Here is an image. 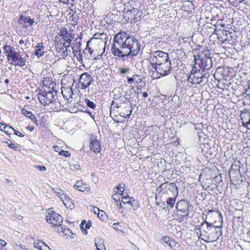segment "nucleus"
Here are the masks:
<instances>
[{"mask_svg": "<svg viewBox=\"0 0 250 250\" xmlns=\"http://www.w3.org/2000/svg\"><path fill=\"white\" fill-rule=\"evenodd\" d=\"M140 47V42L137 39L133 36L127 35L120 49L115 43H113L111 47V52L116 57V59L125 61L128 58L133 59L138 54Z\"/></svg>", "mask_w": 250, "mask_h": 250, "instance_id": "nucleus-1", "label": "nucleus"}, {"mask_svg": "<svg viewBox=\"0 0 250 250\" xmlns=\"http://www.w3.org/2000/svg\"><path fill=\"white\" fill-rule=\"evenodd\" d=\"M222 224L220 226H215L212 223L204 221L199 226L200 236L207 239V240L204 239L206 241H216L222 234Z\"/></svg>", "mask_w": 250, "mask_h": 250, "instance_id": "nucleus-2", "label": "nucleus"}, {"mask_svg": "<svg viewBox=\"0 0 250 250\" xmlns=\"http://www.w3.org/2000/svg\"><path fill=\"white\" fill-rule=\"evenodd\" d=\"M157 190L161 194L163 198L169 197H177L178 194V188L175 183L166 182L162 184Z\"/></svg>", "mask_w": 250, "mask_h": 250, "instance_id": "nucleus-3", "label": "nucleus"}, {"mask_svg": "<svg viewBox=\"0 0 250 250\" xmlns=\"http://www.w3.org/2000/svg\"><path fill=\"white\" fill-rule=\"evenodd\" d=\"M131 88H127L126 86H123L119 87L118 89H114L113 93L115 94L117 91H119V90L121 89L124 92L123 97L127 100L130 104V108L132 107V106H135L137 102V99L138 96L136 97V92L134 89V87L131 86Z\"/></svg>", "mask_w": 250, "mask_h": 250, "instance_id": "nucleus-4", "label": "nucleus"}, {"mask_svg": "<svg viewBox=\"0 0 250 250\" xmlns=\"http://www.w3.org/2000/svg\"><path fill=\"white\" fill-rule=\"evenodd\" d=\"M57 92L53 88L48 91H42L38 94V99L43 105H48L56 102L55 97L57 96Z\"/></svg>", "mask_w": 250, "mask_h": 250, "instance_id": "nucleus-5", "label": "nucleus"}, {"mask_svg": "<svg viewBox=\"0 0 250 250\" xmlns=\"http://www.w3.org/2000/svg\"><path fill=\"white\" fill-rule=\"evenodd\" d=\"M197 64H194L193 71L192 72L193 84H201L205 85L208 82V78L210 76V73L208 71L202 72L201 69H198Z\"/></svg>", "mask_w": 250, "mask_h": 250, "instance_id": "nucleus-6", "label": "nucleus"}, {"mask_svg": "<svg viewBox=\"0 0 250 250\" xmlns=\"http://www.w3.org/2000/svg\"><path fill=\"white\" fill-rule=\"evenodd\" d=\"M150 61L152 66L159 65L169 61L168 54L162 51L158 50L151 53Z\"/></svg>", "mask_w": 250, "mask_h": 250, "instance_id": "nucleus-7", "label": "nucleus"}, {"mask_svg": "<svg viewBox=\"0 0 250 250\" xmlns=\"http://www.w3.org/2000/svg\"><path fill=\"white\" fill-rule=\"evenodd\" d=\"M45 218L46 222L53 226H60L63 220L62 217L59 214L50 208L46 211Z\"/></svg>", "mask_w": 250, "mask_h": 250, "instance_id": "nucleus-8", "label": "nucleus"}, {"mask_svg": "<svg viewBox=\"0 0 250 250\" xmlns=\"http://www.w3.org/2000/svg\"><path fill=\"white\" fill-rule=\"evenodd\" d=\"M171 62L169 61L155 66H152V68H154L157 72L160 74V76L163 77L170 73L171 71Z\"/></svg>", "mask_w": 250, "mask_h": 250, "instance_id": "nucleus-9", "label": "nucleus"}, {"mask_svg": "<svg viewBox=\"0 0 250 250\" xmlns=\"http://www.w3.org/2000/svg\"><path fill=\"white\" fill-rule=\"evenodd\" d=\"M178 214L183 217H188L189 214V204L185 200H180L176 204Z\"/></svg>", "mask_w": 250, "mask_h": 250, "instance_id": "nucleus-10", "label": "nucleus"}, {"mask_svg": "<svg viewBox=\"0 0 250 250\" xmlns=\"http://www.w3.org/2000/svg\"><path fill=\"white\" fill-rule=\"evenodd\" d=\"M197 64L202 72L208 71L210 73L212 66V61L211 58L198 59Z\"/></svg>", "mask_w": 250, "mask_h": 250, "instance_id": "nucleus-11", "label": "nucleus"}, {"mask_svg": "<svg viewBox=\"0 0 250 250\" xmlns=\"http://www.w3.org/2000/svg\"><path fill=\"white\" fill-rule=\"evenodd\" d=\"M93 81V78L88 73H83L80 78V83L82 84V89H85Z\"/></svg>", "mask_w": 250, "mask_h": 250, "instance_id": "nucleus-12", "label": "nucleus"}, {"mask_svg": "<svg viewBox=\"0 0 250 250\" xmlns=\"http://www.w3.org/2000/svg\"><path fill=\"white\" fill-rule=\"evenodd\" d=\"M207 59V58H211L210 57V53L208 49L206 48H200L199 49V52L198 55H194V62L195 64H197L198 63V59Z\"/></svg>", "mask_w": 250, "mask_h": 250, "instance_id": "nucleus-13", "label": "nucleus"}, {"mask_svg": "<svg viewBox=\"0 0 250 250\" xmlns=\"http://www.w3.org/2000/svg\"><path fill=\"white\" fill-rule=\"evenodd\" d=\"M8 60L11 61L12 62L11 63L13 64L14 65L22 67L25 65V58H22L18 52L13 55Z\"/></svg>", "mask_w": 250, "mask_h": 250, "instance_id": "nucleus-14", "label": "nucleus"}, {"mask_svg": "<svg viewBox=\"0 0 250 250\" xmlns=\"http://www.w3.org/2000/svg\"><path fill=\"white\" fill-rule=\"evenodd\" d=\"M59 35L62 36V39L65 42L64 43L68 44V46H70L71 42L74 39L73 35L69 31H67L65 28L61 29Z\"/></svg>", "mask_w": 250, "mask_h": 250, "instance_id": "nucleus-15", "label": "nucleus"}, {"mask_svg": "<svg viewBox=\"0 0 250 250\" xmlns=\"http://www.w3.org/2000/svg\"><path fill=\"white\" fill-rule=\"evenodd\" d=\"M127 37V35L126 32H119L114 37V43H115L117 46L118 45L119 46V48L120 49L123 43H124L125 40Z\"/></svg>", "mask_w": 250, "mask_h": 250, "instance_id": "nucleus-16", "label": "nucleus"}, {"mask_svg": "<svg viewBox=\"0 0 250 250\" xmlns=\"http://www.w3.org/2000/svg\"><path fill=\"white\" fill-rule=\"evenodd\" d=\"M90 150L95 153H98L101 150L100 142L95 138H92L89 144Z\"/></svg>", "mask_w": 250, "mask_h": 250, "instance_id": "nucleus-17", "label": "nucleus"}, {"mask_svg": "<svg viewBox=\"0 0 250 250\" xmlns=\"http://www.w3.org/2000/svg\"><path fill=\"white\" fill-rule=\"evenodd\" d=\"M35 50L33 53L38 58L42 57L45 53V47L43 45L42 42L38 43L35 47Z\"/></svg>", "mask_w": 250, "mask_h": 250, "instance_id": "nucleus-18", "label": "nucleus"}, {"mask_svg": "<svg viewBox=\"0 0 250 250\" xmlns=\"http://www.w3.org/2000/svg\"><path fill=\"white\" fill-rule=\"evenodd\" d=\"M176 197H169L168 198H165V199H166V202H164L163 203V204L164 206V209L167 208L168 210L172 209L175 204Z\"/></svg>", "mask_w": 250, "mask_h": 250, "instance_id": "nucleus-19", "label": "nucleus"}, {"mask_svg": "<svg viewBox=\"0 0 250 250\" xmlns=\"http://www.w3.org/2000/svg\"><path fill=\"white\" fill-rule=\"evenodd\" d=\"M98 40H100L101 43L103 44V43L105 44L106 42L108 40V37L106 34L104 33H96L93 38L91 40V41H96Z\"/></svg>", "mask_w": 250, "mask_h": 250, "instance_id": "nucleus-20", "label": "nucleus"}, {"mask_svg": "<svg viewBox=\"0 0 250 250\" xmlns=\"http://www.w3.org/2000/svg\"><path fill=\"white\" fill-rule=\"evenodd\" d=\"M3 49L8 60L18 52L15 50L13 47L7 44H5L3 46Z\"/></svg>", "mask_w": 250, "mask_h": 250, "instance_id": "nucleus-21", "label": "nucleus"}, {"mask_svg": "<svg viewBox=\"0 0 250 250\" xmlns=\"http://www.w3.org/2000/svg\"><path fill=\"white\" fill-rule=\"evenodd\" d=\"M21 112L24 116L29 118L36 125H38L37 120L35 118V116L34 115V114L32 113V112H31L30 111H27L23 108L21 109Z\"/></svg>", "mask_w": 250, "mask_h": 250, "instance_id": "nucleus-22", "label": "nucleus"}, {"mask_svg": "<svg viewBox=\"0 0 250 250\" xmlns=\"http://www.w3.org/2000/svg\"><path fill=\"white\" fill-rule=\"evenodd\" d=\"M162 240L165 243H166L171 249L177 248L178 244L174 240L171 239L168 236H163Z\"/></svg>", "mask_w": 250, "mask_h": 250, "instance_id": "nucleus-23", "label": "nucleus"}, {"mask_svg": "<svg viewBox=\"0 0 250 250\" xmlns=\"http://www.w3.org/2000/svg\"><path fill=\"white\" fill-rule=\"evenodd\" d=\"M203 150L205 153H206L205 155L208 158L211 159L216 156V150L214 147H209V148H208L207 151L204 149H203Z\"/></svg>", "mask_w": 250, "mask_h": 250, "instance_id": "nucleus-24", "label": "nucleus"}, {"mask_svg": "<svg viewBox=\"0 0 250 250\" xmlns=\"http://www.w3.org/2000/svg\"><path fill=\"white\" fill-rule=\"evenodd\" d=\"M62 49L61 51L59 52V54L61 57H66L68 55L69 52L70 50H68V48L70 46H68V44H66L65 43H63L62 44Z\"/></svg>", "mask_w": 250, "mask_h": 250, "instance_id": "nucleus-25", "label": "nucleus"}, {"mask_svg": "<svg viewBox=\"0 0 250 250\" xmlns=\"http://www.w3.org/2000/svg\"><path fill=\"white\" fill-rule=\"evenodd\" d=\"M95 244L97 250H102L103 248L104 247V241L100 237H96L95 239Z\"/></svg>", "mask_w": 250, "mask_h": 250, "instance_id": "nucleus-26", "label": "nucleus"}, {"mask_svg": "<svg viewBox=\"0 0 250 250\" xmlns=\"http://www.w3.org/2000/svg\"><path fill=\"white\" fill-rule=\"evenodd\" d=\"M123 203L124 204H130L133 210H136L139 208L137 202L132 197L129 198V200H128V201H123Z\"/></svg>", "mask_w": 250, "mask_h": 250, "instance_id": "nucleus-27", "label": "nucleus"}, {"mask_svg": "<svg viewBox=\"0 0 250 250\" xmlns=\"http://www.w3.org/2000/svg\"><path fill=\"white\" fill-rule=\"evenodd\" d=\"M20 20L22 21L25 23H27L29 26H31L34 23L33 19H31L28 17L21 15L20 17Z\"/></svg>", "mask_w": 250, "mask_h": 250, "instance_id": "nucleus-28", "label": "nucleus"}, {"mask_svg": "<svg viewBox=\"0 0 250 250\" xmlns=\"http://www.w3.org/2000/svg\"><path fill=\"white\" fill-rule=\"evenodd\" d=\"M34 245L35 248L40 250H43L44 247L47 246L41 240H38L37 242H34Z\"/></svg>", "mask_w": 250, "mask_h": 250, "instance_id": "nucleus-29", "label": "nucleus"}, {"mask_svg": "<svg viewBox=\"0 0 250 250\" xmlns=\"http://www.w3.org/2000/svg\"><path fill=\"white\" fill-rule=\"evenodd\" d=\"M78 188H77V189L83 192H84V191L88 192L89 191L90 189L89 186L84 183L82 186H80V187Z\"/></svg>", "mask_w": 250, "mask_h": 250, "instance_id": "nucleus-30", "label": "nucleus"}, {"mask_svg": "<svg viewBox=\"0 0 250 250\" xmlns=\"http://www.w3.org/2000/svg\"><path fill=\"white\" fill-rule=\"evenodd\" d=\"M84 102L86 105L90 108L93 109L96 107V104L93 101H90L88 99H85Z\"/></svg>", "mask_w": 250, "mask_h": 250, "instance_id": "nucleus-31", "label": "nucleus"}, {"mask_svg": "<svg viewBox=\"0 0 250 250\" xmlns=\"http://www.w3.org/2000/svg\"><path fill=\"white\" fill-rule=\"evenodd\" d=\"M3 129L4 132L8 135H10L11 133V132L13 131L14 130V128H13L12 127L7 125L4 126Z\"/></svg>", "mask_w": 250, "mask_h": 250, "instance_id": "nucleus-32", "label": "nucleus"}, {"mask_svg": "<svg viewBox=\"0 0 250 250\" xmlns=\"http://www.w3.org/2000/svg\"><path fill=\"white\" fill-rule=\"evenodd\" d=\"M96 209L98 211L97 215L98 217L101 219L104 220L105 217V213L103 210H100L98 208H96Z\"/></svg>", "mask_w": 250, "mask_h": 250, "instance_id": "nucleus-33", "label": "nucleus"}, {"mask_svg": "<svg viewBox=\"0 0 250 250\" xmlns=\"http://www.w3.org/2000/svg\"><path fill=\"white\" fill-rule=\"evenodd\" d=\"M248 121H244L241 117V118L243 120L242 125L246 127L248 129H250V114L248 115Z\"/></svg>", "mask_w": 250, "mask_h": 250, "instance_id": "nucleus-34", "label": "nucleus"}, {"mask_svg": "<svg viewBox=\"0 0 250 250\" xmlns=\"http://www.w3.org/2000/svg\"><path fill=\"white\" fill-rule=\"evenodd\" d=\"M61 231H62L64 234H65L66 235L70 236V233L71 234V237L74 238L73 235H75V234L73 233L72 232L71 230L70 229H63L62 227H61Z\"/></svg>", "mask_w": 250, "mask_h": 250, "instance_id": "nucleus-35", "label": "nucleus"}, {"mask_svg": "<svg viewBox=\"0 0 250 250\" xmlns=\"http://www.w3.org/2000/svg\"><path fill=\"white\" fill-rule=\"evenodd\" d=\"M59 155L63 157H69L70 156V153L68 151L60 150L59 152Z\"/></svg>", "mask_w": 250, "mask_h": 250, "instance_id": "nucleus-36", "label": "nucleus"}, {"mask_svg": "<svg viewBox=\"0 0 250 250\" xmlns=\"http://www.w3.org/2000/svg\"><path fill=\"white\" fill-rule=\"evenodd\" d=\"M132 112V110L127 109L126 110V113H124L123 112H121L120 114L122 116L125 117V118H129L130 116V115L131 114Z\"/></svg>", "mask_w": 250, "mask_h": 250, "instance_id": "nucleus-37", "label": "nucleus"}, {"mask_svg": "<svg viewBox=\"0 0 250 250\" xmlns=\"http://www.w3.org/2000/svg\"><path fill=\"white\" fill-rule=\"evenodd\" d=\"M91 41H89L87 42V44H86V48L85 49V51H88V53H89L91 55L92 54L93 52V50L90 48V47H89L88 48V46H89V44L90 43V42H91Z\"/></svg>", "mask_w": 250, "mask_h": 250, "instance_id": "nucleus-38", "label": "nucleus"}, {"mask_svg": "<svg viewBox=\"0 0 250 250\" xmlns=\"http://www.w3.org/2000/svg\"><path fill=\"white\" fill-rule=\"evenodd\" d=\"M62 44H62V43H58L56 45V48L58 53H59V52L61 51L62 49Z\"/></svg>", "mask_w": 250, "mask_h": 250, "instance_id": "nucleus-39", "label": "nucleus"}, {"mask_svg": "<svg viewBox=\"0 0 250 250\" xmlns=\"http://www.w3.org/2000/svg\"><path fill=\"white\" fill-rule=\"evenodd\" d=\"M60 198L61 200L63 202V203L65 205V201L67 200V198H69V197L66 195L63 192V195H62L60 197Z\"/></svg>", "mask_w": 250, "mask_h": 250, "instance_id": "nucleus-40", "label": "nucleus"}, {"mask_svg": "<svg viewBox=\"0 0 250 250\" xmlns=\"http://www.w3.org/2000/svg\"><path fill=\"white\" fill-rule=\"evenodd\" d=\"M84 183L82 181H78L76 182L74 188L77 189V188H79L78 187H80V186H82Z\"/></svg>", "mask_w": 250, "mask_h": 250, "instance_id": "nucleus-41", "label": "nucleus"}, {"mask_svg": "<svg viewBox=\"0 0 250 250\" xmlns=\"http://www.w3.org/2000/svg\"><path fill=\"white\" fill-rule=\"evenodd\" d=\"M128 68H121L120 69V73L121 74H125L129 72Z\"/></svg>", "mask_w": 250, "mask_h": 250, "instance_id": "nucleus-42", "label": "nucleus"}, {"mask_svg": "<svg viewBox=\"0 0 250 250\" xmlns=\"http://www.w3.org/2000/svg\"><path fill=\"white\" fill-rule=\"evenodd\" d=\"M193 71V69H192L190 71V75L188 76V81L190 83H192V79H193V75H192V72Z\"/></svg>", "mask_w": 250, "mask_h": 250, "instance_id": "nucleus-43", "label": "nucleus"}, {"mask_svg": "<svg viewBox=\"0 0 250 250\" xmlns=\"http://www.w3.org/2000/svg\"><path fill=\"white\" fill-rule=\"evenodd\" d=\"M36 167L38 169H39L42 171H44L46 170V168L43 166H36Z\"/></svg>", "mask_w": 250, "mask_h": 250, "instance_id": "nucleus-44", "label": "nucleus"}, {"mask_svg": "<svg viewBox=\"0 0 250 250\" xmlns=\"http://www.w3.org/2000/svg\"><path fill=\"white\" fill-rule=\"evenodd\" d=\"M13 131L14 132V134L18 136H19L21 137H23L24 136L23 134H22L19 131L15 130V129Z\"/></svg>", "mask_w": 250, "mask_h": 250, "instance_id": "nucleus-45", "label": "nucleus"}, {"mask_svg": "<svg viewBox=\"0 0 250 250\" xmlns=\"http://www.w3.org/2000/svg\"><path fill=\"white\" fill-rule=\"evenodd\" d=\"M5 143L8 144V146L10 147V148H13L15 150H16V148H17V146H16L15 145V144H14L13 143H12V142H10V144H9L7 142H5Z\"/></svg>", "mask_w": 250, "mask_h": 250, "instance_id": "nucleus-46", "label": "nucleus"}, {"mask_svg": "<svg viewBox=\"0 0 250 250\" xmlns=\"http://www.w3.org/2000/svg\"><path fill=\"white\" fill-rule=\"evenodd\" d=\"M86 113H87L88 115H90V116L92 118L94 119L95 117V114H93L90 110L88 109H86L85 111Z\"/></svg>", "mask_w": 250, "mask_h": 250, "instance_id": "nucleus-47", "label": "nucleus"}, {"mask_svg": "<svg viewBox=\"0 0 250 250\" xmlns=\"http://www.w3.org/2000/svg\"><path fill=\"white\" fill-rule=\"evenodd\" d=\"M91 222L90 221H88L87 223L85 224V228L87 229H89L91 227Z\"/></svg>", "mask_w": 250, "mask_h": 250, "instance_id": "nucleus-48", "label": "nucleus"}, {"mask_svg": "<svg viewBox=\"0 0 250 250\" xmlns=\"http://www.w3.org/2000/svg\"><path fill=\"white\" fill-rule=\"evenodd\" d=\"M129 198H130V197H128V196H124L123 197H122V202L123 201H128V200H129Z\"/></svg>", "mask_w": 250, "mask_h": 250, "instance_id": "nucleus-49", "label": "nucleus"}, {"mask_svg": "<svg viewBox=\"0 0 250 250\" xmlns=\"http://www.w3.org/2000/svg\"><path fill=\"white\" fill-rule=\"evenodd\" d=\"M6 242L3 240L0 239V245L1 246H5L6 245Z\"/></svg>", "mask_w": 250, "mask_h": 250, "instance_id": "nucleus-50", "label": "nucleus"}, {"mask_svg": "<svg viewBox=\"0 0 250 250\" xmlns=\"http://www.w3.org/2000/svg\"><path fill=\"white\" fill-rule=\"evenodd\" d=\"M63 191L61 190H59V191H56V194L57 195V196L60 198V197L62 195H63Z\"/></svg>", "mask_w": 250, "mask_h": 250, "instance_id": "nucleus-51", "label": "nucleus"}, {"mask_svg": "<svg viewBox=\"0 0 250 250\" xmlns=\"http://www.w3.org/2000/svg\"><path fill=\"white\" fill-rule=\"evenodd\" d=\"M117 207L119 209H121V212L123 211L124 208L122 207V204L121 203L117 205Z\"/></svg>", "mask_w": 250, "mask_h": 250, "instance_id": "nucleus-52", "label": "nucleus"}, {"mask_svg": "<svg viewBox=\"0 0 250 250\" xmlns=\"http://www.w3.org/2000/svg\"><path fill=\"white\" fill-rule=\"evenodd\" d=\"M186 3H187L189 8H191V7L193 6L192 3L190 1H186Z\"/></svg>", "mask_w": 250, "mask_h": 250, "instance_id": "nucleus-53", "label": "nucleus"}, {"mask_svg": "<svg viewBox=\"0 0 250 250\" xmlns=\"http://www.w3.org/2000/svg\"><path fill=\"white\" fill-rule=\"evenodd\" d=\"M59 2L62 3L63 4H67L68 3L69 0H58Z\"/></svg>", "mask_w": 250, "mask_h": 250, "instance_id": "nucleus-54", "label": "nucleus"}, {"mask_svg": "<svg viewBox=\"0 0 250 250\" xmlns=\"http://www.w3.org/2000/svg\"><path fill=\"white\" fill-rule=\"evenodd\" d=\"M27 129H28V130L30 131H32L34 130V127L33 126H29L28 125L27 127H26Z\"/></svg>", "mask_w": 250, "mask_h": 250, "instance_id": "nucleus-55", "label": "nucleus"}, {"mask_svg": "<svg viewBox=\"0 0 250 250\" xmlns=\"http://www.w3.org/2000/svg\"><path fill=\"white\" fill-rule=\"evenodd\" d=\"M123 188V187H122V186H121V184H119L118 186H117L116 187V188H117L118 190H120V191H122V192H123V191H124V190H121V188Z\"/></svg>", "mask_w": 250, "mask_h": 250, "instance_id": "nucleus-56", "label": "nucleus"}, {"mask_svg": "<svg viewBox=\"0 0 250 250\" xmlns=\"http://www.w3.org/2000/svg\"><path fill=\"white\" fill-rule=\"evenodd\" d=\"M6 125V124H1L0 123V129L1 131H3V127H4V126Z\"/></svg>", "mask_w": 250, "mask_h": 250, "instance_id": "nucleus-57", "label": "nucleus"}, {"mask_svg": "<svg viewBox=\"0 0 250 250\" xmlns=\"http://www.w3.org/2000/svg\"><path fill=\"white\" fill-rule=\"evenodd\" d=\"M133 81H134V79L133 78H129L127 79V82L128 83H131L133 82Z\"/></svg>", "mask_w": 250, "mask_h": 250, "instance_id": "nucleus-58", "label": "nucleus"}, {"mask_svg": "<svg viewBox=\"0 0 250 250\" xmlns=\"http://www.w3.org/2000/svg\"><path fill=\"white\" fill-rule=\"evenodd\" d=\"M148 93H147V92H144V93H143V97H144V98H146V97H148Z\"/></svg>", "mask_w": 250, "mask_h": 250, "instance_id": "nucleus-59", "label": "nucleus"}, {"mask_svg": "<svg viewBox=\"0 0 250 250\" xmlns=\"http://www.w3.org/2000/svg\"><path fill=\"white\" fill-rule=\"evenodd\" d=\"M52 189L54 190V191L56 193V191H59V190H61V189H59V188H53Z\"/></svg>", "mask_w": 250, "mask_h": 250, "instance_id": "nucleus-60", "label": "nucleus"}, {"mask_svg": "<svg viewBox=\"0 0 250 250\" xmlns=\"http://www.w3.org/2000/svg\"><path fill=\"white\" fill-rule=\"evenodd\" d=\"M57 149H55V151L58 152L59 153L60 150H62L60 148H59L58 146H56Z\"/></svg>", "mask_w": 250, "mask_h": 250, "instance_id": "nucleus-61", "label": "nucleus"}, {"mask_svg": "<svg viewBox=\"0 0 250 250\" xmlns=\"http://www.w3.org/2000/svg\"><path fill=\"white\" fill-rule=\"evenodd\" d=\"M78 60H79V61L80 62H81V60H82V55H81L80 54V56L79 58H78Z\"/></svg>", "mask_w": 250, "mask_h": 250, "instance_id": "nucleus-62", "label": "nucleus"}, {"mask_svg": "<svg viewBox=\"0 0 250 250\" xmlns=\"http://www.w3.org/2000/svg\"><path fill=\"white\" fill-rule=\"evenodd\" d=\"M43 250H51L47 246Z\"/></svg>", "mask_w": 250, "mask_h": 250, "instance_id": "nucleus-63", "label": "nucleus"}, {"mask_svg": "<svg viewBox=\"0 0 250 250\" xmlns=\"http://www.w3.org/2000/svg\"><path fill=\"white\" fill-rule=\"evenodd\" d=\"M24 42V41L23 40H21L19 42V44H21L23 43Z\"/></svg>", "mask_w": 250, "mask_h": 250, "instance_id": "nucleus-64", "label": "nucleus"}]
</instances>
